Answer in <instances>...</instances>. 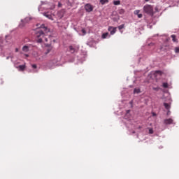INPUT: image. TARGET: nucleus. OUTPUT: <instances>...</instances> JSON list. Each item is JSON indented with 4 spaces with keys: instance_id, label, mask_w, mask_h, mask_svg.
Wrapping results in <instances>:
<instances>
[{
    "instance_id": "obj_23",
    "label": "nucleus",
    "mask_w": 179,
    "mask_h": 179,
    "mask_svg": "<svg viewBox=\"0 0 179 179\" xmlns=\"http://www.w3.org/2000/svg\"><path fill=\"white\" fill-rule=\"evenodd\" d=\"M175 52H176V54L179 52V48L178 47L175 48Z\"/></svg>"
},
{
    "instance_id": "obj_29",
    "label": "nucleus",
    "mask_w": 179,
    "mask_h": 179,
    "mask_svg": "<svg viewBox=\"0 0 179 179\" xmlns=\"http://www.w3.org/2000/svg\"><path fill=\"white\" fill-rule=\"evenodd\" d=\"M152 115H153V117H155L156 113H152Z\"/></svg>"
},
{
    "instance_id": "obj_33",
    "label": "nucleus",
    "mask_w": 179,
    "mask_h": 179,
    "mask_svg": "<svg viewBox=\"0 0 179 179\" xmlns=\"http://www.w3.org/2000/svg\"><path fill=\"white\" fill-rule=\"evenodd\" d=\"M16 52H17V49H16Z\"/></svg>"
},
{
    "instance_id": "obj_9",
    "label": "nucleus",
    "mask_w": 179,
    "mask_h": 179,
    "mask_svg": "<svg viewBox=\"0 0 179 179\" xmlns=\"http://www.w3.org/2000/svg\"><path fill=\"white\" fill-rule=\"evenodd\" d=\"M22 51H24V52H29V46L27 45L23 46Z\"/></svg>"
},
{
    "instance_id": "obj_21",
    "label": "nucleus",
    "mask_w": 179,
    "mask_h": 179,
    "mask_svg": "<svg viewBox=\"0 0 179 179\" xmlns=\"http://www.w3.org/2000/svg\"><path fill=\"white\" fill-rule=\"evenodd\" d=\"M124 25L122 24L120 26L118 27L119 30H122V29L124 28Z\"/></svg>"
},
{
    "instance_id": "obj_3",
    "label": "nucleus",
    "mask_w": 179,
    "mask_h": 179,
    "mask_svg": "<svg viewBox=\"0 0 179 179\" xmlns=\"http://www.w3.org/2000/svg\"><path fill=\"white\" fill-rule=\"evenodd\" d=\"M43 16L48 17L50 20L54 21V17L55 16L52 13L48 11L43 13Z\"/></svg>"
},
{
    "instance_id": "obj_2",
    "label": "nucleus",
    "mask_w": 179,
    "mask_h": 179,
    "mask_svg": "<svg viewBox=\"0 0 179 179\" xmlns=\"http://www.w3.org/2000/svg\"><path fill=\"white\" fill-rule=\"evenodd\" d=\"M143 10L148 15H150V16H153V7L150 5H145L143 7Z\"/></svg>"
},
{
    "instance_id": "obj_4",
    "label": "nucleus",
    "mask_w": 179,
    "mask_h": 179,
    "mask_svg": "<svg viewBox=\"0 0 179 179\" xmlns=\"http://www.w3.org/2000/svg\"><path fill=\"white\" fill-rule=\"evenodd\" d=\"M31 20V18L29 17H25L24 20H22L21 22L22 23L20 24V27H24L25 23H29Z\"/></svg>"
},
{
    "instance_id": "obj_28",
    "label": "nucleus",
    "mask_w": 179,
    "mask_h": 179,
    "mask_svg": "<svg viewBox=\"0 0 179 179\" xmlns=\"http://www.w3.org/2000/svg\"><path fill=\"white\" fill-rule=\"evenodd\" d=\"M32 68H34V69H36L37 68V65L33 64L32 65Z\"/></svg>"
},
{
    "instance_id": "obj_14",
    "label": "nucleus",
    "mask_w": 179,
    "mask_h": 179,
    "mask_svg": "<svg viewBox=\"0 0 179 179\" xmlns=\"http://www.w3.org/2000/svg\"><path fill=\"white\" fill-rule=\"evenodd\" d=\"M113 4L117 6V5H121V1L117 0V1H113Z\"/></svg>"
},
{
    "instance_id": "obj_7",
    "label": "nucleus",
    "mask_w": 179,
    "mask_h": 179,
    "mask_svg": "<svg viewBox=\"0 0 179 179\" xmlns=\"http://www.w3.org/2000/svg\"><path fill=\"white\" fill-rule=\"evenodd\" d=\"M164 124H165L166 125H169V124H173V119H171V118L165 119L164 121Z\"/></svg>"
},
{
    "instance_id": "obj_6",
    "label": "nucleus",
    "mask_w": 179,
    "mask_h": 179,
    "mask_svg": "<svg viewBox=\"0 0 179 179\" xmlns=\"http://www.w3.org/2000/svg\"><path fill=\"white\" fill-rule=\"evenodd\" d=\"M108 30V31H110V34L113 36V34H115V33L117 32V27H109Z\"/></svg>"
},
{
    "instance_id": "obj_12",
    "label": "nucleus",
    "mask_w": 179,
    "mask_h": 179,
    "mask_svg": "<svg viewBox=\"0 0 179 179\" xmlns=\"http://www.w3.org/2000/svg\"><path fill=\"white\" fill-rule=\"evenodd\" d=\"M100 3L102 5H106V3H108V0H100L99 1Z\"/></svg>"
},
{
    "instance_id": "obj_5",
    "label": "nucleus",
    "mask_w": 179,
    "mask_h": 179,
    "mask_svg": "<svg viewBox=\"0 0 179 179\" xmlns=\"http://www.w3.org/2000/svg\"><path fill=\"white\" fill-rule=\"evenodd\" d=\"M85 9L87 12H93V6L90 3H87L85 6Z\"/></svg>"
},
{
    "instance_id": "obj_32",
    "label": "nucleus",
    "mask_w": 179,
    "mask_h": 179,
    "mask_svg": "<svg viewBox=\"0 0 179 179\" xmlns=\"http://www.w3.org/2000/svg\"><path fill=\"white\" fill-rule=\"evenodd\" d=\"M59 6H61V3H59Z\"/></svg>"
},
{
    "instance_id": "obj_19",
    "label": "nucleus",
    "mask_w": 179,
    "mask_h": 179,
    "mask_svg": "<svg viewBox=\"0 0 179 179\" xmlns=\"http://www.w3.org/2000/svg\"><path fill=\"white\" fill-rule=\"evenodd\" d=\"M134 93H141V90L140 89H134Z\"/></svg>"
},
{
    "instance_id": "obj_27",
    "label": "nucleus",
    "mask_w": 179,
    "mask_h": 179,
    "mask_svg": "<svg viewBox=\"0 0 179 179\" xmlns=\"http://www.w3.org/2000/svg\"><path fill=\"white\" fill-rule=\"evenodd\" d=\"M152 89H153V90H155L156 92H157L159 88V87H153Z\"/></svg>"
},
{
    "instance_id": "obj_26",
    "label": "nucleus",
    "mask_w": 179,
    "mask_h": 179,
    "mask_svg": "<svg viewBox=\"0 0 179 179\" xmlns=\"http://www.w3.org/2000/svg\"><path fill=\"white\" fill-rule=\"evenodd\" d=\"M149 134H153V129H149Z\"/></svg>"
},
{
    "instance_id": "obj_24",
    "label": "nucleus",
    "mask_w": 179,
    "mask_h": 179,
    "mask_svg": "<svg viewBox=\"0 0 179 179\" xmlns=\"http://www.w3.org/2000/svg\"><path fill=\"white\" fill-rule=\"evenodd\" d=\"M81 31L84 36L86 34V30H85V29H83Z\"/></svg>"
},
{
    "instance_id": "obj_11",
    "label": "nucleus",
    "mask_w": 179,
    "mask_h": 179,
    "mask_svg": "<svg viewBox=\"0 0 179 179\" xmlns=\"http://www.w3.org/2000/svg\"><path fill=\"white\" fill-rule=\"evenodd\" d=\"M171 37L173 43H177V36L176 35H171Z\"/></svg>"
},
{
    "instance_id": "obj_16",
    "label": "nucleus",
    "mask_w": 179,
    "mask_h": 179,
    "mask_svg": "<svg viewBox=\"0 0 179 179\" xmlns=\"http://www.w3.org/2000/svg\"><path fill=\"white\" fill-rule=\"evenodd\" d=\"M164 106L166 110H170V105L167 103H164Z\"/></svg>"
},
{
    "instance_id": "obj_15",
    "label": "nucleus",
    "mask_w": 179,
    "mask_h": 179,
    "mask_svg": "<svg viewBox=\"0 0 179 179\" xmlns=\"http://www.w3.org/2000/svg\"><path fill=\"white\" fill-rule=\"evenodd\" d=\"M69 50L72 54L76 51V50L73 46H69Z\"/></svg>"
},
{
    "instance_id": "obj_20",
    "label": "nucleus",
    "mask_w": 179,
    "mask_h": 179,
    "mask_svg": "<svg viewBox=\"0 0 179 179\" xmlns=\"http://www.w3.org/2000/svg\"><path fill=\"white\" fill-rule=\"evenodd\" d=\"M139 12H141V10H134V15H139Z\"/></svg>"
},
{
    "instance_id": "obj_10",
    "label": "nucleus",
    "mask_w": 179,
    "mask_h": 179,
    "mask_svg": "<svg viewBox=\"0 0 179 179\" xmlns=\"http://www.w3.org/2000/svg\"><path fill=\"white\" fill-rule=\"evenodd\" d=\"M25 69H26V65H20L18 66L19 71H24Z\"/></svg>"
},
{
    "instance_id": "obj_13",
    "label": "nucleus",
    "mask_w": 179,
    "mask_h": 179,
    "mask_svg": "<svg viewBox=\"0 0 179 179\" xmlns=\"http://www.w3.org/2000/svg\"><path fill=\"white\" fill-rule=\"evenodd\" d=\"M119 15H124L125 13V10L124 8H121L118 10Z\"/></svg>"
},
{
    "instance_id": "obj_30",
    "label": "nucleus",
    "mask_w": 179,
    "mask_h": 179,
    "mask_svg": "<svg viewBox=\"0 0 179 179\" xmlns=\"http://www.w3.org/2000/svg\"><path fill=\"white\" fill-rule=\"evenodd\" d=\"M25 55V57H29V55Z\"/></svg>"
},
{
    "instance_id": "obj_25",
    "label": "nucleus",
    "mask_w": 179,
    "mask_h": 179,
    "mask_svg": "<svg viewBox=\"0 0 179 179\" xmlns=\"http://www.w3.org/2000/svg\"><path fill=\"white\" fill-rule=\"evenodd\" d=\"M137 16L139 19H141L143 15L142 14H138Z\"/></svg>"
},
{
    "instance_id": "obj_31",
    "label": "nucleus",
    "mask_w": 179,
    "mask_h": 179,
    "mask_svg": "<svg viewBox=\"0 0 179 179\" xmlns=\"http://www.w3.org/2000/svg\"><path fill=\"white\" fill-rule=\"evenodd\" d=\"M145 2H149V0H145Z\"/></svg>"
},
{
    "instance_id": "obj_34",
    "label": "nucleus",
    "mask_w": 179,
    "mask_h": 179,
    "mask_svg": "<svg viewBox=\"0 0 179 179\" xmlns=\"http://www.w3.org/2000/svg\"><path fill=\"white\" fill-rule=\"evenodd\" d=\"M133 134H135V131H133Z\"/></svg>"
},
{
    "instance_id": "obj_18",
    "label": "nucleus",
    "mask_w": 179,
    "mask_h": 179,
    "mask_svg": "<svg viewBox=\"0 0 179 179\" xmlns=\"http://www.w3.org/2000/svg\"><path fill=\"white\" fill-rule=\"evenodd\" d=\"M163 87H164L165 89H167V87H169V84L167 83H164Z\"/></svg>"
},
{
    "instance_id": "obj_22",
    "label": "nucleus",
    "mask_w": 179,
    "mask_h": 179,
    "mask_svg": "<svg viewBox=\"0 0 179 179\" xmlns=\"http://www.w3.org/2000/svg\"><path fill=\"white\" fill-rule=\"evenodd\" d=\"M51 50H52L51 48H48L47 49L46 54H49V52H51Z\"/></svg>"
},
{
    "instance_id": "obj_8",
    "label": "nucleus",
    "mask_w": 179,
    "mask_h": 179,
    "mask_svg": "<svg viewBox=\"0 0 179 179\" xmlns=\"http://www.w3.org/2000/svg\"><path fill=\"white\" fill-rule=\"evenodd\" d=\"M58 19H62L64 17V13L62 11L57 12Z\"/></svg>"
},
{
    "instance_id": "obj_1",
    "label": "nucleus",
    "mask_w": 179,
    "mask_h": 179,
    "mask_svg": "<svg viewBox=\"0 0 179 179\" xmlns=\"http://www.w3.org/2000/svg\"><path fill=\"white\" fill-rule=\"evenodd\" d=\"M50 29L45 27V25L42 24L41 26V29H37L36 32V37L37 43H43V41H45L47 43L48 41V38L45 37V33H48Z\"/></svg>"
},
{
    "instance_id": "obj_17",
    "label": "nucleus",
    "mask_w": 179,
    "mask_h": 179,
    "mask_svg": "<svg viewBox=\"0 0 179 179\" xmlns=\"http://www.w3.org/2000/svg\"><path fill=\"white\" fill-rule=\"evenodd\" d=\"M108 36V32L104 33L102 34V38H107Z\"/></svg>"
}]
</instances>
